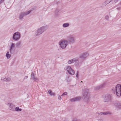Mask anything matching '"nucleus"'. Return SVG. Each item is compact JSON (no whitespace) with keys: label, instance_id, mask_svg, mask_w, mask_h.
<instances>
[{"label":"nucleus","instance_id":"22","mask_svg":"<svg viewBox=\"0 0 121 121\" xmlns=\"http://www.w3.org/2000/svg\"><path fill=\"white\" fill-rule=\"evenodd\" d=\"M74 101H76L79 100L81 99L80 97H76L74 98Z\"/></svg>","mask_w":121,"mask_h":121},{"label":"nucleus","instance_id":"15","mask_svg":"<svg viewBox=\"0 0 121 121\" xmlns=\"http://www.w3.org/2000/svg\"><path fill=\"white\" fill-rule=\"evenodd\" d=\"M11 80V78L9 77H5L4 78H2L1 79V80L2 81H5L7 82H9Z\"/></svg>","mask_w":121,"mask_h":121},{"label":"nucleus","instance_id":"31","mask_svg":"<svg viewBox=\"0 0 121 121\" xmlns=\"http://www.w3.org/2000/svg\"><path fill=\"white\" fill-rule=\"evenodd\" d=\"M70 100L72 102H75L74 101V98L70 99Z\"/></svg>","mask_w":121,"mask_h":121},{"label":"nucleus","instance_id":"36","mask_svg":"<svg viewBox=\"0 0 121 121\" xmlns=\"http://www.w3.org/2000/svg\"><path fill=\"white\" fill-rule=\"evenodd\" d=\"M118 0H114V1L115 3H117V2Z\"/></svg>","mask_w":121,"mask_h":121},{"label":"nucleus","instance_id":"27","mask_svg":"<svg viewBox=\"0 0 121 121\" xmlns=\"http://www.w3.org/2000/svg\"><path fill=\"white\" fill-rule=\"evenodd\" d=\"M107 4L105 1L102 4V6H106Z\"/></svg>","mask_w":121,"mask_h":121},{"label":"nucleus","instance_id":"26","mask_svg":"<svg viewBox=\"0 0 121 121\" xmlns=\"http://www.w3.org/2000/svg\"><path fill=\"white\" fill-rule=\"evenodd\" d=\"M9 52H7L6 55V56L8 58H9L11 57V55L9 54Z\"/></svg>","mask_w":121,"mask_h":121},{"label":"nucleus","instance_id":"33","mask_svg":"<svg viewBox=\"0 0 121 121\" xmlns=\"http://www.w3.org/2000/svg\"><path fill=\"white\" fill-rule=\"evenodd\" d=\"M5 0H0V4L4 2Z\"/></svg>","mask_w":121,"mask_h":121},{"label":"nucleus","instance_id":"17","mask_svg":"<svg viewBox=\"0 0 121 121\" xmlns=\"http://www.w3.org/2000/svg\"><path fill=\"white\" fill-rule=\"evenodd\" d=\"M15 45L14 43H11V45L10 48V52H11L12 50L13 49L15 48Z\"/></svg>","mask_w":121,"mask_h":121},{"label":"nucleus","instance_id":"19","mask_svg":"<svg viewBox=\"0 0 121 121\" xmlns=\"http://www.w3.org/2000/svg\"><path fill=\"white\" fill-rule=\"evenodd\" d=\"M22 110V109L21 108H19V107H17L14 108V111H20Z\"/></svg>","mask_w":121,"mask_h":121},{"label":"nucleus","instance_id":"30","mask_svg":"<svg viewBox=\"0 0 121 121\" xmlns=\"http://www.w3.org/2000/svg\"><path fill=\"white\" fill-rule=\"evenodd\" d=\"M67 94V93L66 92H65L63 93L62 95H61V96H63L64 95H66Z\"/></svg>","mask_w":121,"mask_h":121},{"label":"nucleus","instance_id":"2","mask_svg":"<svg viewBox=\"0 0 121 121\" xmlns=\"http://www.w3.org/2000/svg\"><path fill=\"white\" fill-rule=\"evenodd\" d=\"M60 47L63 49H65L68 45V42L66 40L63 39L59 42Z\"/></svg>","mask_w":121,"mask_h":121},{"label":"nucleus","instance_id":"29","mask_svg":"<svg viewBox=\"0 0 121 121\" xmlns=\"http://www.w3.org/2000/svg\"><path fill=\"white\" fill-rule=\"evenodd\" d=\"M113 0H106L105 1L106 2V3H107V4H108L109 3H110Z\"/></svg>","mask_w":121,"mask_h":121},{"label":"nucleus","instance_id":"35","mask_svg":"<svg viewBox=\"0 0 121 121\" xmlns=\"http://www.w3.org/2000/svg\"><path fill=\"white\" fill-rule=\"evenodd\" d=\"M28 78V76H26L24 78V79H27V78Z\"/></svg>","mask_w":121,"mask_h":121},{"label":"nucleus","instance_id":"8","mask_svg":"<svg viewBox=\"0 0 121 121\" xmlns=\"http://www.w3.org/2000/svg\"><path fill=\"white\" fill-rule=\"evenodd\" d=\"M83 96L84 97L85 99H89L90 97L89 91L88 89H85L84 93L83 94Z\"/></svg>","mask_w":121,"mask_h":121},{"label":"nucleus","instance_id":"18","mask_svg":"<svg viewBox=\"0 0 121 121\" xmlns=\"http://www.w3.org/2000/svg\"><path fill=\"white\" fill-rule=\"evenodd\" d=\"M48 92L51 96H55V93L53 92L51 90H49L48 91Z\"/></svg>","mask_w":121,"mask_h":121},{"label":"nucleus","instance_id":"16","mask_svg":"<svg viewBox=\"0 0 121 121\" xmlns=\"http://www.w3.org/2000/svg\"><path fill=\"white\" fill-rule=\"evenodd\" d=\"M100 114L101 115H111L112 114V113L110 111H107L104 112H101L100 113Z\"/></svg>","mask_w":121,"mask_h":121},{"label":"nucleus","instance_id":"12","mask_svg":"<svg viewBox=\"0 0 121 121\" xmlns=\"http://www.w3.org/2000/svg\"><path fill=\"white\" fill-rule=\"evenodd\" d=\"M6 104L9 106V109L13 111H14L15 105L10 103H7Z\"/></svg>","mask_w":121,"mask_h":121},{"label":"nucleus","instance_id":"40","mask_svg":"<svg viewBox=\"0 0 121 121\" xmlns=\"http://www.w3.org/2000/svg\"><path fill=\"white\" fill-rule=\"evenodd\" d=\"M99 121H102V120L101 119H99L98 120Z\"/></svg>","mask_w":121,"mask_h":121},{"label":"nucleus","instance_id":"5","mask_svg":"<svg viewBox=\"0 0 121 121\" xmlns=\"http://www.w3.org/2000/svg\"><path fill=\"white\" fill-rule=\"evenodd\" d=\"M65 69L66 70L68 73L71 75H73L75 73L74 71L72 69L70 66H66L65 68Z\"/></svg>","mask_w":121,"mask_h":121},{"label":"nucleus","instance_id":"21","mask_svg":"<svg viewBox=\"0 0 121 121\" xmlns=\"http://www.w3.org/2000/svg\"><path fill=\"white\" fill-rule=\"evenodd\" d=\"M69 26V24L68 23H65L63 24V26L64 27H68Z\"/></svg>","mask_w":121,"mask_h":121},{"label":"nucleus","instance_id":"9","mask_svg":"<svg viewBox=\"0 0 121 121\" xmlns=\"http://www.w3.org/2000/svg\"><path fill=\"white\" fill-rule=\"evenodd\" d=\"M106 84L107 82H105L100 85L96 86L94 88L95 90L97 91L100 89L103 88L106 85Z\"/></svg>","mask_w":121,"mask_h":121},{"label":"nucleus","instance_id":"4","mask_svg":"<svg viewBox=\"0 0 121 121\" xmlns=\"http://www.w3.org/2000/svg\"><path fill=\"white\" fill-rule=\"evenodd\" d=\"M116 94L118 96L121 95V86L120 84H117L115 87Z\"/></svg>","mask_w":121,"mask_h":121},{"label":"nucleus","instance_id":"37","mask_svg":"<svg viewBox=\"0 0 121 121\" xmlns=\"http://www.w3.org/2000/svg\"><path fill=\"white\" fill-rule=\"evenodd\" d=\"M31 76H34V74L33 73H32L31 74Z\"/></svg>","mask_w":121,"mask_h":121},{"label":"nucleus","instance_id":"34","mask_svg":"<svg viewBox=\"0 0 121 121\" xmlns=\"http://www.w3.org/2000/svg\"><path fill=\"white\" fill-rule=\"evenodd\" d=\"M78 73H79L78 72V71L77 72V74H76V77L77 78H78Z\"/></svg>","mask_w":121,"mask_h":121},{"label":"nucleus","instance_id":"41","mask_svg":"<svg viewBox=\"0 0 121 121\" xmlns=\"http://www.w3.org/2000/svg\"><path fill=\"white\" fill-rule=\"evenodd\" d=\"M120 4L121 5V2L120 3Z\"/></svg>","mask_w":121,"mask_h":121},{"label":"nucleus","instance_id":"24","mask_svg":"<svg viewBox=\"0 0 121 121\" xmlns=\"http://www.w3.org/2000/svg\"><path fill=\"white\" fill-rule=\"evenodd\" d=\"M21 42L20 41L18 42L16 44V46L17 47H19L21 45Z\"/></svg>","mask_w":121,"mask_h":121},{"label":"nucleus","instance_id":"13","mask_svg":"<svg viewBox=\"0 0 121 121\" xmlns=\"http://www.w3.org/2000/svg\"><path fill=\"white\" fill-rule=\"evenodd\" d=\"M114 105L118 109H121V103L118 101L115 102L114 103Z\"/></svg>","mask_w":121,"mask_h":121},{"label":"nucleus","instance_id":"1","mask_svg":"<svg viewBox=\"0 0 121 121\" xmlns=\"http://www.w3.org/2000/svg\"><path fill=\"white\" fill-rule=\"evenodd\" d=\"M46 30V27L44 26L38 28L36 31L35 35L37 36L41 34Z\"/></svg>","mask_w":121,"mask_h":121},{"label":"nucleus","instance_id":"32","mask_svg":"<svg viewBox=\"0 0 121 121\" xmlns=\"http://www.w3.org/2000/svg\"><path fill=\"white\" fill-rule=\"evenodd\" d=\"M61 96H59L58 97V99L60 100H61L62 99V98L61 97Z\"/></svg>","mask_w":121,"mask_h":121},{"label":"nucleus","instance_id":"6","mask_svg":"<svg viewBox=\"0 0 121 121\" xmlns=\"http://www.w3.org/2000/svg\"><path fill=\"white\" fill-rule=\"evenodd\" d=\"M20 33L18 32H16L13 35V39L14 40L17 41L20 39Z\"/></svg>","mask_w":121,"mask_h":121},{"label":"nucleus","instance_id":"39","mask_svg":"<svg viewBox=\"0 0 121 121\" xmlns=\"http://www.w3.org/2000/svg\"><path fill=\"white\" fill-rule=\"evenodd\" d=\"M112 91H115V89H112Z\"/></svg>","mask_w":121,"mask_h":121},{"label":"nucleus","instance_id":"38","mask_svg":"<svg viewBox=\"0 0 121 121\" xmlns=\"http://www.w3.org/2000/svg\"><path fill=\"white\" fill-rule=\"evenodd\" d=\"M117 9L118 10H119L120 9V8H117Z\"/></svg>","mask_w":121,"mask_h":121},{"label":"nucleus","instance_id":"10","mask_svg":"<svg viewBox=\"0 0 121 121\" xmlns=\"http://www.w3.org/2000/svg\"><path fill=\"white\" fill-rule=\"evenodd\" d=\"M88 54L86 52L80 55L79 56V58L82 59V60H80V63H82L83 61V60L85 59L88 56Z\"/></svg>","mask_w":121,"mask_h":121},{"label":"nucleus","instance_id":"25","mask_svg":"<svg viewBox=\"0 0 121 121\" xmlns=\"http://www.w3.org/2000/svg\"><path fill=\"white\" fill-rule=\"evenodd\" d=\"M31 79H33L35 81L36 80H38V79L36 77H35L34 76V75L31 77Z\"/></svg>","mask_w":121,"mask_h":121},{"label":"nucleus","instance_id":"7","mask_svg":"<svg viewBox=\"0 0 121 121\" xmlns=\"http://www.w3.org/2000/svg\"><path fill=\"white\" fill-rule=\"evenodd\" d=\"M112 95L111 94L106 95L104 97V101L105 102H108L110 101L112 99Z\"/></svg>","mask_w":121,"mask_h":121},{"label":"nucleus","instance_id":"42","mask_svg":"<svg viewBox=\"0 0 121 121\" xmlns=\"http://www.w3.org/2000/svg\"><path fill=\"white\" fill-rule=\"evenodd\" d=\"M81 82H82V81Z\"/></svg>","mask_w":121,"mask_h":121},{"label":"nucleus","instance_id":"28","mask_svg":"<svg viewBox=\"0 0 121 121\" xmlns=\"http://www.w3.org/2000/svg\"><path fill=\"white\" fill-rule=\"evenodd\" d=\"M105 19L106 20L108 21L109 20V16L108 15H106L105 17Z\"/></svg>","mask_w":121,"mask_h":121},{"label":"nucleus","instance_id":"11","mask_svg":"<svg viewBox=\"0 0 121 121\" xmlns=\"http://www.w3.org/2000/svg\"><path fill=\"white\" fill-rule=\"evenodd\" d=\"M31 12V10H29L27 12H22L20 14L19 17V18L20 19H22L23 17L24 16L27 15L29 14Z\"/></svg>","mask_w":121,"mask_h":121},{"label":"nucleus","instance_id":"3","mask_svg":"<svg viewBox=\"0 0 121 121\" xmlns=\"http://www.w3.org/2000/svg\"><path fill=\"white\" fill-rule=\"evenodd\" d=\"M67 38L68 40V43L73 44L75 42V38L73 35H70L68 36L67 37Z\"/></svg>","mask_w":121,"mask_h":121},{"label":"nucleus","instance_id":"23","mask_svg":"<svg viewBox=\"0 0 121 121\" xmlns=\"http://www.w3.org/2000/svg\"><path fill=\"white\" fill-rule=\"evenodd\" d=\"M59 11V10L58 9H56L55 12V14L56 16H57L58 15Z\"/></svg>","mask_w":121,"mask_h":121},{"label":"nucleus","instance_id":"20","mask_svg":"<svg viewBox=\"0 0 121 121\" xmlns=\"http://www.w3.org/2000/svg\"><path fill=\"white\" fill-rule=\"evenodd\" d=\"M74 58L68 61V63L69 64H70L72 63H74Z\"/></svg>","mask_w":121,"mask_h":121},{"label":"nucleus","instance_id":"14","mask_svg":"<svg viewBox=\"0 0 121 121\" xmlns=\"http://www.w3.org/2000/svg\"><path fill=\"white\" fill-rule=\"evenodd\" d=\"M79 59L78 58H74V63L77 66H78L79 65L80 62L79 61Z\"/></svg>","mask_w":121,"mask_h":121}]
</instances>
